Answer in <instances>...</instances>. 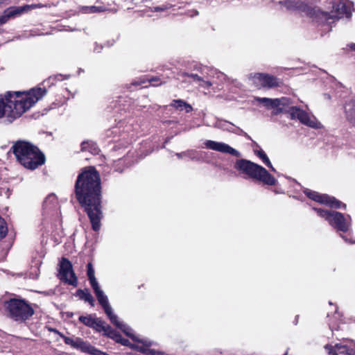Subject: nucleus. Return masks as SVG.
<instances>
[{
  "label": "nucleus",
  "instance_id": "a878e982",
  "mask_svg": "<svg viewBox=\"0 0 355 355\" xmlns=\"http://www.w3.org/2000/svg\"><path fill=\"white\" fill-rule=\"evenodd\" d=\"M106 9L107 8L104 5L82 6L80 8V11L83 13H96L104 12Z\"/></svg>",
  "mask_w": 355,
  "mask_h": 355
},
{
  "label": "nucleus",
  "instance_id": "9d476101",
  "mask_svg": "<svg viewBox=\"0 0 355 355\" xmlns=\"http://www.w3.org/2000/svg\"><path fill=\"white\" fill-rule=\"evenodd\" d=\"M254 83L259 88L272 89L284 85L282 79L267 73H256L253 76Z\"/></svg>",
  "mask_w": 355,
  "mask_h": 355
},
{
  "label": "nucleus",
  "instance_id": "dca6fc26",
  "mask_svg": "<svg viewBox=\"0 0 355 355\" xmlns=\"http://www.w3.org/2000/svg\"><path fill=\"white\" fill-rule=\"evenodd\" d=\"M205 144V146L209 149L218 151L220 153H228L236 157L240 156V153L236 149L232 148L231 146L225 143L207 140L206 141Z\"/></svg>",
  "mask_w": 355,
  "mask_h": 355
},
{
  "label": "nucleus",
  "instance_id": "de8ad7c7",
  "mask_svg": "<svg viewBox=\"0 0 355 355\" xmlns=\"http://www.w3.org/2000/svg\"><path fill=\"white\" fill-rule=\"evenodd\" d=\"M330 329H331L332 331L334 330H338V328L336 329L334 327H332L331 324H330Z\"/></svg>",
  "mask_w": 355,
  "mask_h": 355
},
{
  "label": "nucleus",
  "instance_id": "f3484780",
  "mask_svg": "<svg viewBox=\"0 0 355 355\" xmlns=\"http://www.w3.org/2000/svg\"><path fill=\"white\" fill-rule=\"evenodd\" d=\"M284 4L286 8L290 10H297L307 15H313L315 13L314 8L299 0L285 1Z\"/></svg>",
  "mask_w": 355,
  "mask_h": 355
},
{
  "label": "nucleus",
  "instance_id": "39448f33",
  "mask_svg": "<svg viewBox=\"0 0 355 355\" xmlns=\"http://www.w3.org/2000/svg\"><path fill=\"white\" fill-rule=\"evenodd\" d=\"M234 168L245 178L257 180L268 186H274L277 179L264 167L245 159H237Z\"/></svg>",
  "mask_w": 355,
  "mask_h": 355
},
{
  "label": "nucleus",
  "instance_id": "a18cd8bd",
  "mask_svg": "<svg viewBox=\"0 0 355 355\" xmlns=\"http://www.w3.org/2000/svg\"><path fill=\"white\" fill-rule=\"evenodd\" d=\"M319 24V25H321L322 26H327L328 28H329V25H330V24H324V23H322V24Z\"/></svg>",
  "mask_w": 355,
  "mask_h": 355
},
{
  "label": "nucleus",
  "instance_id": "6ab92c4d",
  "mask_svg": "<svg viewBox=\"0 0 355 355\" xmlns=\"http://www.w3.org/2000/svg\"><path fill=\"white\" fill-rule=\"evenodd\" d=\"M257 101L259 103H261L266 106L267 108H275L280 105H284L286 104L285 102L286 101V98H258Z\"/></svg>",
  "mask_w": 355,
  "mask_h": 355
},
{
  "label": "nucleus",
  "instance_id": "8fccbe9b",
  "mask_svg": "<svg viewBox=\"0 0 355 355\" xmlns=\"http://www.w3.org/2000/svg\"><path fill=\"white\" fill-rule=\"evenodd\" d=\"M206 83L207 84L208 86H210L211 85V83H209V82H206Z\"/></svg>",
  "mask_w": 355,
  "mask_h": 355
},
{
  "label": "nucleus",
  "instance_id": "49530a36",
  "mask_svg": "<svg viewBox=\"0 0 355 355\" xmlns=\"http://www.w3.org/2000/svg\"><path fill=\"white\" fill-rule=\"evenodd\" d=\"M155 10L156 11H157V10H164V8H160V7H155Z\"/></svg>",
  "mask_w": 355,
  "mask_h": 355
},
{
  "label": "nucleus",
  "instance_id": "1a4fd4ad",
  "mask_svg": "<svg viewBox=\"0 0 355 355\" xmlns=\"http://www.w3.org/2000/svg\"><path fill=\"white\" fill-rule=\"evenodd\" d=\"M59 279L69 285L76 287L78 284V277L73 270L71 262L65 257L60 261Z\"/></svg>",
  "mask_w": 355,
  "mask_h": 355
},
{
  "label": "nucleus",
  "instance_id": "3c124183",
  "mask_svg": "<svg viewBox=\"0 0 355 355\" xmlns=\"http://www.w3.org/2000/svg\"><path fill=\"white\" fill-rule=\"evenodd\" d=\"M225 122H226V123H230V125H234L232 124V123H230V122L227 121H225Z\"/></svg>",
  "mask_w": 355,
  "mask_h": 355
},
{
  "label": "nucleus",
  "instance_id": "c9c22d12",
  "mask_svg": "<svg viewBox=\"0 0 355 355\" xmlns=\"http://www.w3.org/2000/svg\"><path fill=\"white\" fill-rule=\"evenodd\" d=\"M120 343L121 345H123V346H125V347H128L131 349V345H133L134 344L133 343H131L128 339L127 338H123V336L121 337V340H120V342L119 343Z\"/></svg>",
  "mask_w": 355,
  "mask_h": 355
},
{
  "label": "nucleus",
  "instance_id": "09e8293b",
  "mask_svg": "<svg viewBox=\"0 0 355 355\" xmlns=\"http://www.w3.org/2000/svg\"><path fill=\"white\" fill-rule=\"evenodd\" d=\"M7 1L8 0H0V5L2 4V3H4Z\"/></svg>",
  "mask_w": 355,
  "mask_h": 355
},
{
  "label": "nucleus",
  "instance_id": "4468645a",
  "mask_svg": "<svg viewBox=\"0 0 355 355\" xmlns=\"http://www.w3.org/2000/svg\"><path fill=\"white\" fill-rule=\"evenodd\" d=\"M38 5L32 4L19 7H10L6 9L3 12V14L0 17V22H6L8 20L13 19L15 17L19 16L30 9L35 8Z\"/></svg>",
  "mask_w": 355,
  "mask_h": 355
},
{
  "label": "nucleus",
  "instance_id": "f03ea898",
  "mask_svg": "<svg viewBox=\"0 0 355 355\" xmlns=\"http://www.w3.org/2000/svg\"><path fill=\"white\" fill-rule=\"evenodd\" d=\"M47 93L44 87H35L25 92H7L0 95V118L6 116L9 122L19 118Z\"/></svg>",
  "mask_w": 355,
  "mask_h": 355
},
{
  "label": "nucleus",
  "instance_id": "c85d7f7f",
  "mask_svg": "<svg viewBox=\"0 0 355 355\" xmlns=\"http://www.w3.org/2000/svg\"><path fill=\"white\" fill-rule=\"evenodd\" d=\"M254 154L259 157L262 160L263 163L266 164L271 171H275L267 155L262 149L254 150Z\"/></svg>",
  "mask_w": 355,
  "mask_h": 355
},
{
  "label": "nucleus",
  "instance_id": "4be33fe9",
  "mask_svg": "<svg viewBox=\"0 0 355 355\" xmlns=\"http://www.w3.org/2000/svg\"><path fill=\"white\" fill-rule=\"evenodd\" d=\"M170 105L180 111L185 110L187 113L191 112L193 110L190 104L182 99L173 100Z\"/></svg>",
  "mask_w": 355,
  "mask_h": 355
},
{
  "label": "nucleus",
  "instance_id": "cd10ccee",
  "mask_svg": "<svg viewBox=\"0 0 355 355\" xmlns=\"http://www.w3.org/2000/svg\"><path fill=\"white\" fill-rule=\"evenodd\" d=\"M56 203L57 199L55 196L54 194H50L44 199L42 207L44 209L49 210L54 208Z\"/></svg>",
  "mask_w": 355,
  "mask_h": 355
},
{
  "label": "nucleus",
  "instance_id": "c756f323",
  "mask_svg": "<svg viewBox=\"0 0 355 355\" xmlns=\"http://www.w3.org/2000/svg\"><path fill=\"white\" fill-rule=\"evenodd\" d=\"M106 325L107 324H106L105 322L103 321L101 318H95L94 324H93V327H92V329H93L94 330H95L97 332H101V331L105 332V331L106 329Z\"/></svg>",
  "mask_w": 355,
  "mask_h": 355
},
{
  "label": "nucleus",
  "instance_id": "f257e3e1",
  "mask_svg": "<svg viewBox=\"0 0 355 355\" xmlns=\"http://www.w3.org/2000/svg\"><path fill=\"white\" fill-rule=\"evenodd\" d=\"M73 194L88 216L92 230L98 231L103 217V196L101 175L94 166L80 168L74 183Z\"/></svg>",
  "mask_w": 355,
  "mask_h": 355
},
{
  "label": "nucleus",
  "instance_id": "bb28decb",
  "mask_svg": "<svg viewBox=\"0 0 355 355\" xmlns=\"http://www.w3.org/2000/svg\"><path fill=\"white\" fill-rule=\"evenodd\" d=\"M87 275L92 287L98 285L92 261L88 262L87 265Z\"/></svg>",
  "mask_w": 355,
  "mask_h": 355
},
{
  "label": "nucleus",
  "instance_id": "a19ab883",
  "mask_svg": "<svg viewBox=\"0 0 355 355\" xmlns=\"http://www.w3.org/2000/svg\"><path fill=\"white\" fill-rule=\"evenodd\" d=\"M121 337L122 336L121 335V334L118 332L112 340H114L116 343H119L120 342Z\"/></svg>",
  "mask_w": 355,
  "mask_h": 355
},
{
  "label": "nucleus",
  "instance_id": "603ef678",
  "mask_svg": "<svg viewBox=\"0 0 355 355\" xmlns=\"http://www.w3.org/2000/svg\"><path fill=\"white\" fill-rule=\"evenodd\" d=\"M68 316H72L73 313H67Z\"/></svg>",
  "mask_w": 355,
  "mask_h": 355
},
{
  "label": "nucleus",
  "instance_id": "4c0bfd02",
  "mask_svg": "<svg viewBox=\"0 0 355 355\" xmlns=\"http://www.w3.org/2000/svg\"><path fill=\"white\" fill-rule=\"evenodd\" d=\"M103 309H104V311L107 317L110 316L113 313L112 307L110 306V304L103 306Z\"/></svg>",
  "mask_w": 355,
  "mask_h": 355
},
{
  "label": "nucleus",
  "instance_id": "5701e85b",
  "mask_svg": "<svg viewBox=\"0 0 355 355\" xmlns=\"http://www.w3.org/2000/svg\"><path fill=\"white\" fill-rule=\"evenodd\" d=\"M76 295L80 300L88 302L91 306L94 305V300L92 294L89 293L88 288L81 289L79 288L76 291Z\"/></svg>",
  "mask_w": 355,
  "mask_h": 355
},
{
  "label": "nucleus",
  "instance_id": "72a5a7b5",
  "mask_svg": "<svg viewBox=\"0 0 355 355\" xmlns=\"http://www.w3.org/2000/svg\"><path fill=\"white\" fill-rule=\"evenodd\" d=\"M117 333V331L113 329L109 324H107L106 329L103 333V335L106 336L107 337L111 339H113Z\"/></svg>",
  "mask_w": 355,
  "mask_h": 355
},
{
  "label": "nucleus",
  "instance_id": "20e7f679",
  "mask_svg": "<svg viewBox=\"0 0 355 355\" xmlns=\"http://www.w3.org/2000/svg\"><path fill=\"white\" fill-rule=\"evenodd\" d=\"M4 315L17 324H26L35 311L28 300L21 297H12L3 303Z\"/></svg>",
  "mask_w": 355,
  "mask_h": 355
},
{
  "label": "nucleus",
  "instance_id": "aec40b11",
  "mask_svg": "<svg viewBox=\"0 0 355 355\" xmlns=\"http://www.w3.org/2000/svg\"><path fill=\"white\" fill-rule=\"evenodd\" d=\"M345 112L347 120L355 126V100H351L345 103Z\"/></svg>",
  "mask_w": 355,
  "mask_h": 355
},
{
  "label": "nucleus",
  "instance_id": "2f4dec72",
  "mask_svg": "<svg viewBox=\"0 0 355 355\" xmlns=\"http://www.w3.org/2000/svg\"><path fill=\"white\" fill-rule=\"evenodd\" d=\"M94 319L95 318H93L92 315H89L87 316L80 315L78 320L85 326L92 328L93 327Z\"/></svg>",
  "mask_w": 355,
  "mask_h": 355
},
{
  "label": "nucleus",
  "instance_id": "f8f14e48",
  "mask_svg": "<svg viewBox=\"0 0 355 355\" xmlns=\"http://www.w3.org/2000/svg\"><path fill=\"white\" fill-rule=\"evenodd\" d=\"M63 340L66 345H70L71 347L78 349L83 353H87L90 355H95L98 349L92 345L89 342L84 341L83 338H71L65 336H62Z\"/></svg>",
  "mask_w": 355,
  "mask_h": 355
},
{
  "label": "nucleus",
  "instance_id": "7ed1b4c3",
  "mask_svg": "<svg viewBox=\"0 0 355 355\" xmlns=\"http://www.w3.org/2000/svg\"><path fill=\"white\" fill-rule=\"evenodd\" d=\"M10 151L15 156L17 162L26 169L33 171L46 162L44 154L37 146L28 141H16Z\"/></svg>",
  "mask_w": 355,
  "mask_h": 355
},
{
  "label": "nucleus",
  "instance_id": "37998d69",
  "mask_svg": "<svg viewBox=\"0 0 355 355\" xmlns=\"http://www.w3.org/2000/svg\"><path fill=\"white\" fill-rule=\"evenodd\" d=\"M95 355H110V354L98 349Z\"/></svg>",
  "mask_w": 355,
  "mask_h": 355
},
{
  "label": "nucleus",
  "instance_id": "393cba45",
  "mask_svg": "<svg viewBox=\"0 0 355 355\" xmlns=\"http://www.w3.org/2000/svg\"><path fill=\"white\" fill-rule=\"evenodd\" d=\"M94 290L95 295L101 306H104L109 304L107 297L104 295L103 291L101 289L99 285L92 287Z\"/></svg>",
  "mask_w": 355,
  "mask_h": 355
},
{
  "label": "nucleus",
  "instance_id": "7c9ffc66",
  "mask_svg": "<svg viewBox=\"0 0 355 355\" xmlns=\"http://www.w3.org/2000/svg\"><path fill=\"white\" fill-rule=\"evenodd\" d=\"M108 318L110 319V322L115 325L117 328L121 329L125 334H128L125 330L123 329V327H125V324L121 322L118 320V317L112 313L110 316H108Z\"/></svg>",
  "mask_w": 355,
  "mask_h": 355
},
{
  "label": "nucleus",
  "instance_id": "9b49d317",
  "mask_svg": "<svg viewBox=\"0 0 355 355\" xmlns=\"http://www.w3.org/2000/svg\"><path fill=\"white\" fill-rule=\"evenodd\" d=\"M291 119H298L302 124L313 128H320V123L315 119H311L309 114L304 110L296 106H292L286 112Z\"/></svg>",
  "mask_w": 355,
  "mask_h": 355
},
{
  "label": "nucleus",
  "instance_id": "e433bc0d",
  "mask_svg": "<svg viewBox=\"0 0 355 355\" xmlns=\"http://www.w3.org/2000/svg\"><path fill=\"white\" fill-rule=\"evenodd\" d=\"M125 331L128 334H125L127 336L130 337L132 340H137V336H135L133 334L131 333L132 329L125 324V327H123Z\"/></svg>",
  "mask_w": 355,
  "mask_h": 355
},
{
  "label": "nucleus",
  "instance_id": "ddd939ff",
  "mask_svg": "<svg viewBox=\"0 0 355 355\" xmlns=\"http://www.w3.org/2000/svg\"><path fill=\"white\" fill-rule=\"evenodd\" d=\"M63 340L66 345H70L71 347L78 349L83 353H87L90 355H95L98 349L92 345L89 342L84 341L83 338H71L65 336H62Z\"/></svg>",
  "mask_w": 355,
  "mask_h": 355
},
{
  "label": "nucleus",
  "instance_id": "412c9836",
  "mask_svg": "<svg viewBox=\"0 0 355 355\" xmlns=\"http://www.w3.org/2000/svg\"><path fill=\"white\" fill-rule=\"evenodd\" d=\"M80 148L82 152L88 151L93 155H98L100 152L96 143L92 141H83L80 144Z\"/></svg>",
  "mask_w": 355,
  "mask_h": 355
},
{
  "label": "nucleus",
  "instance_id": "423d86ee",
  "mask_svg": "<svg viewBox=\"0 0 355 355\" xmlns=\"http://www.w3.org/2000/svg\"><path fill=\"white\" fill-rule=\"evenodd\" d=\"M313 209L320 217L324 218L336 230L342 232H347L349 230L350 223L347 221L343 214L317 207H313Z\"/></svg>",
  "mask_w": 355,
  "mask_h": 355
},
{
  "label": "nucleus",
  "instance_id": "ea45409f",
  "mask_svg": "<svg viewBox=\"0 0 355 355\" xmlns=\"http://www.w3.org/2000/svg\"><path fill=\"white\" fill-rule=\"evenodd\" d=\"M189 76L192 78L194 80H198V81L202 80V78L200 76H199L198 74L191 73Z\"/></svg>",
  "mask_w": 355,
  "mask_h": 355
},
{
  "label": "nucleus",
  "instance_id": "a211bd4d",
  "mask_svg": "<svg viewBox=\"0 0 355 355\" xmlns=\"http://www.w3.org/2000/svg\"><path fill=\"white\" fill-rule=\"evenodd\" d=\"M324 348L327 350L329 355H355L354 348L341 343H336L334 345L327 344Z\"/></svg>",
  "mask_w": 355,
  "mask_h": 355
},
{
  "label": "nucleus",
  "instance_id": "79ce46f5",
  "mask_svg": "<svg viewBox=\"0 0 355 355\" xmlns=\"http://www.w3.org/2000/svg\"><path fill=\"white\" fill-rule=\"evenodd\" d=\"M351 51H355V43H350L347 46Z\"/></svg>",
  "mask_w": 355,
  "mask_h": 355
},
{
  "label": "nucleus",
  "instance_id": "6e6552de",
  "mask_svg": "<svg viewBox=\"0 0 355 355\" xmlns=\"http://www.w3.org/2000/svg\"><path fill=\"white\" fill-rule=\"evenodd\" d=\"M353 3L349 0H340L339 2L333 6V10L330 13H324L326 19H340L343 18L349 19L352 12L354 10Z\"/></svg>",
  "mask_w": 355,
  "mask_h": 355
},
{
  "label": "nucleus",
  "instance_id": "0eeeda50",
  "mask_svg": "<svg viewBox=\"0 0 355 355\" xmlns=\"http://www.w3.org/2000/svg\"><path fill=\"white\" fill-rule=\"evenodd\" d=\"M305 196L309 199L318 202L321 205H324L332 209H346V204L338 200L334 196H329L328 194H322L318 191H312L306 189L304 191Z\"/></svg>",
  "mask_w": 355,
  "mask_h": 355
},
{
  "label": "nucleus",
  "instance_id": "473e14b6",
  "mask_svg": "<svg viewBox=\"0 0 355 355\" xmlns=\"http://www.w3.org/2000/svg\"><path fill=\"white\" fill-rule=\"evenodd\" d=\"M8 234L7 223L0 216V241L5 238Z\"/></svg>",
  "mask_w": 355,
  "mask_h": 355
},
{
  "label": "nucleus",
  "instance_id": "58836bf2",
  "mask_svg": "<svg viewBox=\"0 0 355 355\" xmlns=\"http://www.w3.org/2000/svg\"><path fill=\"white\" fill-rule=\"evenodd\" d=\"M284 112L283 108L280 107V106L274 108V110L272 111V114L275 115H277L280 113H282Z\"/></svg>",
  "mask_w": 355,
  "mask_h": 355
},
{
  "label": "nucleus",
  "instance_id": "2eb2a0df",
  "mask_svg": "<svg viewBox=\"0 0 355 355\" xmlns=\"http://www.w3.org/2000/svg\"><path fill=\"white\" fill-rule=\"evenodd\" d=\"M137 344L131 345V349L139 352L145 355H166L165 353L150 349L152 342L148 340L139 339L134 340Z\"/></svg>",
  "mask_w": 355,
  "mask_h": 355
},
{
  "label": "nucleus",
  "instance_id": "b1692460",
  "mask_svg": "<svg viewBox=\"0 0 355 355\" xmlns=\"http://www.w3.org/2000/svg\"><path fill=\"white\" fill-rule=\"evenodd\" d=\"M94 290L95 295L101 306H104L109 304L107 297L104 295L103 291L101 289L99 285L92 287Z\"/></svg>",
  "mask_w": 355,
  "mask_h": 355
},
{
  "label": "nucleus",
  "instance_id": "f704fd0d",
  "mask_svg": "<svg viewBox=\"0 0 355 355\" xmlns=\"http://www.w3.org/2000/svg\"><path fill=\"white\" fill-rule=\"evenodd\" d=\"M152 86L156 87L162 84L160 78L157 76H153L148 80Z\"/></svg>",
  "mask_w": 355,
  "mask_h": 355
},
{
  "label": "nucleus",
  "instance_id": "c03bdc74",
  "mask_svg": "<svg viewBox=\"0 0 355 355\" xmlns=\"http://www.w3.org/2000/svg\"><path fill=\"white\" fill-rule=\"evenodd\" d=\"M298 321H299V315H295V320H294V322L293 323L297 325L298 324Z\"/></svg>",
  "mask_w": 355,
  "mask_h": 355
}]
</instances>
